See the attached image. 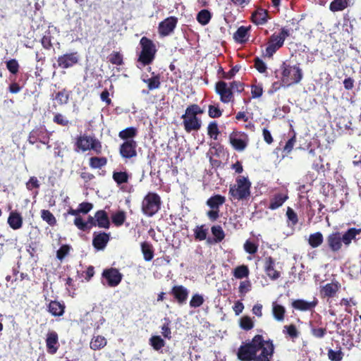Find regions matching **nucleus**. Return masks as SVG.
I'll use <instances>...</instances> for the list:
<instances>
[{"label":"nucleus","mask_w":361,"mask_h":361,"mask_svg":"<svg viewBox=\"0 0 361 361\" xmlns=\"http://www.w3.org/2000/svg\"><path fill=\"white\" fill-rule=\"evenodd\" d=\"M178 23V18L175 16H170L160 22L158 27L159 34L165 37L173 32Z\"/></svg>","instance_id":"dca6fc26"},{"label":"nucleus","mask_w":361,"mask_h":361,"mask_svg":"<svg viewBox=\"0 0 361 361\" xmlns=\"http://www.w3.org/2000/svg\"><path fill=\"white\" fill-rule=\"evenodd\" d=\"M161 200L160 196L153 192H149L142 202V212L147 216H153L161 209Z\"/></svg>","instance_id":"6e6552de"},{"label":"nucleus","mask_w":361,"mask_h":361,"mask_svg":"<svg viewBox=\"0 0 361 361\" xmlns=\"http://www.w3.org/2000/svg\"><path fill=\"white\" fill-rule=\"evenodd\" d=\"M53 122L57 125L66 127L69 125L70 122L67 118L61 113L54 114Z\"/></svg>","instance_id":"13d9d810"},{"label":"nucleus","mask_w":361,"mask_h":361,"mask_svg":"<svg viewBox=\"0 0 361 361\" xmlns=\"http://www.w3.org/2000/svg\"><path fill=\"white\" fill-rule=\"evenodd\" d=\"M6 63L7 69L11 74L16 75L18 73L20 65L16 59H10Z\"/></svg>","instance_id":"4d7b16f0"},{"label":"nucleus","mask_w":361,"mask_h":361,"mask_svg":"<svg viewBox=\"0 0 361 361\" xmlns=\"http://www.w3.org/2000/svg\"><path fill=\"white\" fill-rule=\"evenodd\" d=\"M229 142L234 149L241 152L247 146V135L243 133L233 132L229 136Z\"/></svg>","instance_id":"9b49d317"},{"label":"nucleus","mask_w":361,"mask_h":361,"mask_svg":"<svg viewBox=\"0 0 361 361\" xmlns=\"http://www.w3.org/2000/svg\"><path fill=\"white\" fill-rule=\"evenodd\" d=\"M52 39L53 37L51 36L50 31L47 32L40 40L42 46L44 49L49 50L51 48H52Z\"/></svg>","instance_id":"864d4df0"},{"label":"nucleus","mask_w":361,"mask_h":361,"mask_svg":"<svg viewBox=\"0 0 361 361\" xmlns=\"http://www.w3.org/2000/svg\"><path fill=\"white\" fill-rule=\"evenodd\" d=\"M74 224L80 231H86L90 229V226H88V223H85L81 216H78L74 219Z\"/></svg>","instance_id":"0e129e2a"},{"label":"nucleus","mask_w":361,"mask_h":361,"mask_svg":"<svg viewBox=\"0 0 361 361\" xmlns=\"http://www.w3.org/2000/svg\"><path fill=\"white\" fill-rule=\"evenodd\" d=\"M204 113L203 109L197 104L188 106L185 114L182 115L183 126L185 132L198 131L202 126V121L197 117Z\"/></svg>","instance_id":"7ed1b4c3"},{"label":"nucleus","mask_w":361,"mask_h":361,"mask_svg":"<svg viewBox=\"0 0 361 361\" xmlns=\"http://www.w3.org/2000/svg\"><path fill=\"white\" fill-rule=\"evenodd\" d=\"M289 35V30L285 27H282L279 32L273 33L268 39L264 56L272 58L273 55L283 46L286 37Z\"/></svg>","instance_id":"423d86ee"},{"label":"nucleus","mask_w":361,"mask_h":361,"mask_svg":"<svg viewBox=\"0 0 361 361\" xmlns=\"http://www.w3.org/2000/svg\"><path fill=\"white\" fill-rule=\"evenodd\" d=\"M95 223L99 228H109L110 221L106 211L99 210L95 213Z\"/></svg>","instance_id":"cd10ccee"},{"label":"nucleus","mask_w":361,"mask_h":361,"mask_svg":"<svg viewBox=\"0 0 361 361\" xmlns=\"http://www.w3.org/2000/svg\"><path fill=\"white\" fill-rule=\"evenodd\" d=\"M173 297V300L178 305L185 304L189 295V290L183 285L173 286L169 293Z\"/></svg>","instance_id":"f3484780"},{"label":"nucleus","mask_w":361,"mask_h":361,"mask_svg":"<svg viewBox=\"0 0 361 361\" xmlns=\"http://www.w3.org/2000/svg\"><path fill=\"white\" fill-rule=\"evenodd\" d=\"M226 198L221 195H214L207 200V205L212 209H219V207L224 204Z\"/></svg>","instance_id":"2f4dec72"},{"label":"nucleus","mask_w":361,"mask_h":361,"mask_svg":"<svg viewBox=\"0 0 361 361\" xmlns=\"http://www.w3.org/2000/svg\"><path fill=\"white\" fill-rule=\"evenodd\" d=\"M254 66L260 73H264L267 72V66L266 63L258 57H256L254 59Z\"/></svg>","instance_id":"338daca9"},{"label":"nucleus","mask_w":361,"mask_h":361,"mask_svg":"<svg viewBox=\"0 0 361 361\" xmlns=\"http://www.w3.org/2000/svg\"><path fill=\"white\" fill-rule=\"evenodd\" d=\"M250 274V270L247 265L243 264L236 267L233 271V275L238 279L247 278Z\"/></svg>","instance_id":"37998d69"},{"label":"nucleus","mask_w":361,"mask_h":361,"mask_svg":"<svg viewBox=\"0 0 361 361\" xmlns=\"http://www.w3.org/2000/svg\"><path fill=\"white\" fill-rule=\"evenodd\" d=\"M102 276L106 280L109 287L117 286L123 279V274L116 268H109L103 271Z\"/></svg>","instance_id":"f8f14e48"},{"label":"nucleus","mask_w":361,"mask_h":361,"mask_svg":"<svg viewBox=\"0 0 361 361\" xmlns=\"http://www.w3.org/2000/svg\"><path fill=\"white\" fill-rule=\"evenodd\" d=\"M78 62L79 54L77 51L64 54L57 59L58 66L63 69L71 68Z\"/></svg>","instance_id":"ddd939ff"},{"label":"nucleus","mask_w":361,"mask_h":361,"mask_svg":"<svg viewBox=\"0 0 361 361\" xmlns=\"http://www.w3.org/2000/svg\"><path fill=\"white\" fill-rule=\"evenodd\" d=\"M106 344V339L104 336L98 335L92 337L90 343V348L93 350H99L105 347Z\"/></svg>","instance_id":"e433bc0d"},{"label":"nucleus","mask_w":361,"mask_h":361,"mask_svg":"<svg viewBox=\"0 0 361 361\" xmlns=\"http://www.w3.org/2000/svg\"><path fill=\"white\" fill-rule=\"evenodd\" d=\"M223 110H221L219 104L216 105H209L208 106V115L212 118H217L221 116Z\"/></svg>","instance_id":"5fc2aeb1"},{"label":"nucleus","mask_w":361,"mask_h":361,"mask_svg":"<svg viewBox=\"0 0 361 361\" xmlns=\"http://www.w3.org/2000/svg\"><path fill=\"white\" fill-rule=\"evenodd\" d=\"M164 320L165 322L161 326V334L165 338L170 340L172 338L170 327L171 322L169 319H165Z\"/></svg>","instance_id":"bf43d9fd"},{"label":"nucleus","mask_w":361,"mask_h":361,"mask_svg":"<svg viewBox=\"0 0 361 361\" xmlns=\"http://www.w3.org/2000/svg\"><path fill=\"white\" fill-rule=\"evenodd\" d=\"M263 268L265 274L271 281H276L281 277V271L276 269V260L271 256L264 259Z\"/></svg>","instance_id":"2eb2a0df"},{"label":"nucleus","mask_w":361,"mask_h":361,"mask_svg":"<svg viewBox=\"0 0 361 361\" xmlns=\"http://www.w3.org/2000/svg\"><path fill=\"white\" fill-rule=\"evenodd\" d=\"M317 305V300L307 302L302 299L295 300L292 302L293 308L300 311H308L313 309Z\"/></svg>","instance_id":"a878e982"},{"label":"nucleus","mask_w":361,"mask_h":361,"mask_svg":"<svg viewBox=\"0 0 361 361\" xmlns=\"http://www.w3.org/2000/svg\"><path fill=\"white\" fill-rule=\"evenodd\" d=\"M262 335H255L250 341L243 343L237 352L238 359L240 361H253L267 345Z\"/></svg>","instance_id":"f257e3e1"},{"label":"nucleus","mask_w":361,"mask_h":361,"mask_svg":"<svg viewBox=\"0 0 361 361\" xmlns=\"http://www.w3.org/2000/svg\"><path fill=\"white\" fill-rule=\"evenodd\" d=\"M215 92L220 97V101L224 104L232 102L234 100L233 92L224 80H219L215 84Z\"/></svg>","instance_id":"9d476101"},{"label":"nucleus","mask_w":361,"mask_h":361,"mask_svg":"<svg viewBox=\"0 0 361 361\" xmlns=\"http://www.w3.org/2000/svg\"><path fill=\"white\" fill-rule=\"evenodd\" d=\"M341 288V284L338 281L326 283L322 286L320 289V295L322 298H334Z\"/></svg>","instance_id":"412c9836"},{"label":"nucleus","mask_w":361,"mask_h":361,"mask_svg":"<svg viewBox=\"0 0 361 361\" xmlns=\"http://www.w3.org/2000/svg\"><path fill=\"white\" fill-rule=\"evenodd\" d=\"M108 61L111 64L121 66L123 64V56L119 51H113L109 55Z\"/></svg>","instance_id":"09e8293b"},{"label":"nucleus","mask_w":361,"mask_h":361,"mask_svg":"<svg viewBox=\"0 0 361 361\" xmlns=\"http://www.w3.org/2000/svg\"><path fill=\"white\" fill-rule=\"evenodd\" d=\"M70 246L68 245H63L56 252V257L59 260H62L69 252Z\"/></svg>","instance_id":"774afa93"},{"label":"nucleus","mask_w":361,"mask_h":361,"mask_svg":"<svg viewBox=\"0 0 361 361\" xmlns=\"http://www.w3.org/2000/svg\"><path fill=\"white\" fill-rule=\"evenodd\" d=\"M76 151H82V152L92 150L97 154L102 152V142L95 137L88 135H80L76 138L75 143Z\"/></svg>","instance_id":"0eeeda50"},{"label":"nucleus","mask_w":361,"mask_h":361,"mask_svg":"<svg viewBox=\"0 0 361 361\" xmlns=\"http://www.w3.org/2000/svg\"><path fill=\"white\" fill-rule=\"evenodd\" d=\"M130 178L131 174L127 171H114L112 174V178L117 185L128 183Z\"/></svg>","instance_id":"72a5a7b5"},{"label":"nucleus","mask_w":361,"mask_h":361,"mask_svg":"<svg viewBox=\"0 0 361 361\" xmlns=\"http://www.w3.org/2000/svg\"><path fill=\"white\" fill-rule=\"evenodd\" d=\"M272 314L276 321L282 322L285 318L286 308L283 305L278 304L276 302H273Z\"/></svg>","instance_id":"473e14b6"},{"label":"nucleus","mask_w":361,"mask_h":361,"mask_svg":"<svg viewBox=\"0 0 361 361\" xmlns=\"http://www.w3.org/2000/svg\"><path fill=\"white\" fill-rule=\"evenodd\" d=\"M141 251L145 261L149 262L153 259L154 252L153 246L150 243L147 241L142 242L141 243Z\"/></svg>","instance_id":"c9c22d12"},{"label":"nucleus","mask_w":361,"mask_h":361,"mask_svg":"<svg viewBox=\"0 0 361 361\" xmlns=\"http://www.w3.org/2000/svg\"><path fill=\"white\" fill-rule=\"evenodd\" d=\"M42 219L50 226H54L57 224V221L54 215L48 209H42L40 212Z\"/></svg>","instance_id":"79ce46f5"},{"label":"nucleus","mask_w":361,"mask_h":361,"mask_svg":"<svg viewBox=\"0 0 361 361\" xmlns=\"http://www.w3.org/2000/svg\"><path fill=\"white\" fill-rule=\"evenodd\" d=\"M212 233L214 236L215 243L222 241L225 238V234L221 226H213L211 228Z\"/></svg>","instance_id":"603ef678"},{"label":"nucleus","mask_w":361,"mask_h":361,"mask_svg":"<svg viewBox=\"0 0 361 361\" xmlns=\"http://www.w3.org/2000/svg\"><path fill=\"white\" fill-rule=\"evenodd\" d=\"M107 164V158L105 157H92L89 159V166L91 169H102Z\"/></svg>","instance_id":"4c0bfd02"},{"label":"nucleus","mask_w":361,"mask_h":361,"mask_svg":"<svg viewBox=\"0 0 361 361\" xmlns=\"http://www.w3.org/2000/svg\"><path fill=\"white\" fill-rule=\"evenodd\" d=\"M341 233L338 231L333 232L326 237V247L332 252H338L342 247L343 241Z\"/></svg>","instance_id":"aec40b11"},{"label":"nucleus","mask_w":361,"mask_h":361,"mask_svg":"<svg viewBox=\"0 0 361 361\" xmlns=\"http://www.w3.org/2000/svg\"><path fill=\"white\" fill-rule=\"evenodd\" d=\"M268 11L262 8H257L251 16V20L257 25H264L267 22Z\"/></svg>","instance_id":"393cba45"},{"label":"nucleus","mask_w":361,"mask_h":361,"mask_svg":"<svg viewBox=\"0 0 361 361\" xmlns=\"http://www.w3.org/2000/svg\"><path fill=\"white\" fill-rule=\"evenodd\" d=\"M204 226V225L197 226L193 230L195 240L202 241L206 239L207 235V229L205 228Z\"/></svg>","instance_id":"3c124183"},{"label":"nucleus","mask_w":361,"mask_h":361,"mask_svg":"<svg viewBox=\"0 0 361 361\" xmlns=\"http://www.w3.org/2000/svg\"><path fill=\"white\" fill-rule=\"evenodd\" d=\"M266 345L253 361H271L274 352L273 341L269 339L266 341Z\"/></svg>","instance_id":"4be33fe9"},{"label":"nucleus","mask_w":361,"mask_h":361,"mask_svg":"<svg viewBox=\"0 0 361 361\" xmlns=\"http://www.w3.org/2000/svg\"><path fill=\"white\" fill-rule=\"evenodd\" d=\"M244 249L248 254L254 255L257 252L258 245L249 240H247L244 243Z\"/></svg>","instance_id":"e2e57ef3"},{"label":"nucleus","mask_w":361,"mask_h":361,"mask_svg":"<svg viewBox=\"0 0 361 361\" xmlns=\"http://www.w3.org/2000/svg\"><path fill=\"white\" fill-rule=\"evenodd\" d=\"M161 76L159 74H156L154 72L152 73V77L149 78H142L143 82L147 84L149 90H154L159 89L161 85Z\"/></svg>","instance_id":"c756f323"},{"label":"nucleus","mask_w":361,"mask_h":361,"mask_svg":"<svg viewBox=\"0 0 361 361\" xmlns=\"http://www.w3.org/2000/svg\"><path fill=\"white\" fill-rule=\"evenodd\" d=\"M50 140V133L48 132L44 126H40L32 129L28 135V142L31 145H34L37 142L42 144H48Z\"/></svg>","instance_id":"1a4fd4ad"},{"label":"nucleus","mask_w":361,"mask_h":361,"mask_svg":"<svg viewBox=\"0 0 361 361\" xmlns=\"http://www.w3.org/2000/svg\"><path fill=\"white\" fill-rule=\"evenodd\" d=\"M251 183L247 177L239 176L236 183L231 185L228 194L234 200H247L250 196Z\"/></svg>","instance_id":"20e7f679"},{"label":"nucleus","mask_w":361,"mask_h":361,"mask_svg":"<svg viewBox=\"0 0 361 361\" xmlns=\"http://www.w3.org/2000/svg\"><path fill=\"white\" fill-rule=\"evenodd\" d=\"M282 332L287 338H290L292 341H295V339L298 338L300 335L299 330L293 324L285 325L283 328Z\"/></svg>","instance_id":"7c9ffc66"},{"label":"nucleus","mask_w":361,"mask_h":361,"mask_svg":"<svg viewBox=\"0 0 361 361\" xmlns=\"http://www.w3.org/2000/svg\"><path fill=\"white\" fill-rule=\"evenodd\" d=\"M240 326L243 330L249 331L254 327V323L250 317L243 316L240 320Z\"/></svg>","instance_id":"6e6d98bb"},{"label":"nucleus","mask_w":361,"mask_h":361,"mask_svg":"<svg viewBox=\"0 0 361 361\" xmlns=\"http://www.w3.org/2000/svg\"><path fill=\"white\" fill-rule=\"evenodd\" d=\"M66 306L57 300H51L47 305V311L54 317H61L64 314Z\"/></svg>","instance_id":"bb28decb"},{"label":"nucleus","mask_w":361,"mask_h":361,"mask_svg":"<svg viewBox=\"0 0 361 361\" xmlns=\"http://www.w3.org/2000/svg\"><path fill=\"white\" fill-rule=\"evenodd\" d=\"M149 343L156 351H159L166 345V342L160 336H152L149 340Z\"/></svg>","instance_id":"c03bdc74"},{"label":"nucleus","mask_w":361,"mask_h":361,"mask_svg":"<svg viewBox=\"0 0 361 361\" xmlns=\"http://www.w3.org/2000/svg\"><path fill=\"white\" fill-rule=\"evenodd\" d=\"M212 18V13L207 9H202L198 12L196 19L202 25H207Z\"/></svg>","instance_id":"a18cd8bd"},{"label":"nucleus","mask_w":361,"mask_h":361,"mask_svg":"<svg viewBox=\"0 0 361 361\" xmlns=\"http://www.w3.org/2000/svg\"><path fill=\"white\" fill-rule=\"evenodd\" d=\"M207 134L213 140H216L220 134V130L216 121H212L207 126Z\"/></svg>","instance_id":"de8ad7c7"},{"label":"nucleus","mask_w":361,"mask_h":361,"mask_svg":"<svg viewBox=\"0 0 361 361\" xmlns=\"http://www.w3.org/2000/svg\"><path fill=\"white\" fill-rule=\"evenodd\" d=\"M137 142L134 140L124 141L119 147L120 155L126 159H132L137 156Z\"/></svg>","instance_id":"4468645a"},{"label":"nucleus","mask_w":361,"mask_h":361,"mask_svg":"<svg viewBox=\"0 0 361 361\" xmlns=\"http://www.w3.org/2000/svg\"><path fill=\"white\" fill-rule=\"evenodd\" d=\"M126 219V212L123 210L118 211L111 216L112 223L116 226H121L123 224Z\"/></svg>","instance_id":"49530a36"},{"label":"nucleus","mask_w":361,"mask_h":361,"mask_svg":"<svg viewBox=\"0 0 361 361\" xmlns=\"http://www.w3.org/2000/svg\"><path fill=\"white\" fill-rule=\"evenodd\" d=\"M137 134V130L135 127H128L121 131L118 133V137L126 141L133 140V137H135Z\"/></svg>","instance_id":"a19ab883"},{"label":"nucleus","mask_w":361,"mask_h":361,"mask_svg":"<svg viewBox=\"0 0 361 361\" xmlns=\"http://www.w3.org/2000/svg\"><path fill=\"white\" fill-rule=\"evenodd\" d=\"M361 233V228H350L348 229L343 235H341V239L343 244L348 247L351 243L352 240L355 239L357 235Z\"/></svg>","instance_id":"c85d7f7f"},{"label":"nucleus","mask_w":361,"mask_h":361,"mask_svg":"<svg viewBox=\"0 0 361 361\" xmlns=\"http://www.w3.org/2000/svg\"><path fill=\"white\" fill-rule=\"evenodd\" d=\"M45 343L47 353L50 355L56 354L60 347L58 334L55 331H48Z\"/></svg>","instance_id":"6ab92c4d"},{"label":"nucleus","mask_w":361,"mask_h":361,"mask_svg":"<svg viewBox=\"0 0 361 361\" xmlns=\"http://www.w3.org/2000/svg\"><path fill=\"white\" fill-rule=\"evenodd\" d=\"M139 45L140 51L137 54V67L142 68L154 62L157 49L154 42L145 36L141 37Z\"/></svg>","instance_id":"f03ea898"},{"label":"nucleus","mask_w":361,"mask_h":361,"mask_svg":"<svg viewBox=\"0 0 361 361\" xmlns=\"http://www.w3.org/2000/svg\"><path fill=\"white\" fill-rule=\"evenodd\" d=\"M286 216H287L288 221L289 222H290L291 226H294L298 223V214L290 207H288V208H287Z\"/></svg>","instance_id":"052dcab7"},{"label":"nucleus","mask_w":361,"mask_h":361,"mask_svg":"<svg viewBox=\"0 0 361 361\" xmlns=\"http://www.w3.org/2000/svg\"><path fill=\"white\" fill-rule=\"evenodd\" d=\"M110 238L111 235L109 233L104 231L94 232L92 238V245L94 248L97 251L104 250L110 240Z\"/></svg>","instance_id":"a211bd4d"},{"label":"nucleus","mask_w":361,"mask_h":361,"mask_svg":"<svg viewBox=\"0 0 361 361\" xmlns=\"http://www.w3.org/2000/svg\"><path fill=\"white\" fill-rule=\"evenodd\" d=\"M324 241V237L321 232L312 233L309 236L308 243L312 248L320 246Z\"/></svg>","instance_id":"ea45409f"},{"label":"nucleus","mask_w":361,"mask_h":361,"mask_svg":"<svg viewBox=\"0 0 361 361\" xmlns=\"http://www.w3.org/2000/svg\"><path fill=\"white\" fill-rule=\"evenodd\" d=\"M7 222L12 229L18 230L23 226V218L18 212L12 211L8 215Z\"/></svg>","instance_id":"b1692460"},{"label":"nucleus","mask_w":361,"mask_h":361,"mask_svg":"<svg viewBox=\"0 0 361 361\" xmlns=\"http://www.w3.org/2000/svg\"><path fill=\"white\" fill-rule=\"evenodd\" d=\"M343 354L341 350L335 351L332 349L328 350L329 359L331 361H341L343 359Z\"/></svg>","instance_id":"69168bd1"},{"label":"nucleus","mask_w":361,"mask_h":361,"mask_svg":"<svg viewBox=\"0 0 361 361\" xmlns=\"http://www.w3.org/2000/svg\"><path fill=\"white\" fill-rule=\"evenodd\" d=\"M71 92L68 91L66 88L59 91L56 93L54 99L57 102L59 105L67 104L69 102Z\"/></svg>","instance_id":"58836bf2"},{"label":"nucleus","mask_w":361,"mask_h":361,"mask_svg":"<svg viewBox=\"0 0 361 361\" xmlns=\"http://www.w3.org/2000/svg\"><path fill=\"white\" fill-rule=\"evenodd\" d=\"M248 33V28L245 26H240L238 28L237 31L234 33V38L237 42H246V37Z\"/></svg>","instance_id":"8fccbe9b"},{"label":"nucleus","mask_w":361,"mask_h":361,"mask_svg":"<svg viewBox=\"0 0 361 361\" xmlns=\"http://www.w3.org/2000/svg\"><path fill=\"white\" fill-rule=\"evenodd\" d=\"M288 199V195L287 191L274 193L270 199L268 208L271 210H275L281 207Z\"/></svg>","instance_id":"5701e85b"},{"label":"nucleus","mask_w":361,"mask_h":361,"mask_svg":"<svg viewBox=\"0 0 361 361\" xmlns=\"http://www.w3.org/2000/svg\"><path fill=\"white\" fill-rule=\"evenodd\" d=\"M350 4V0H333L329 4V9L332 12H338L345 10Z\"/></svg>","instance_id":"f704fd0d"},{"label":"nucleus","mask_w":361,"mask_h":361,"mask_svg":"<svg viewBox=\"0 0 361 361\" xmlns=\"http://www.w3.org/2000/svg\"><path fill=\"white\" fill-rule=\"evenodd\" d=\"M281 70V81L287 87L299 83L302 78V71L298 65L290 66L283 62Z\"/></svg>","instance_id":"39448f33"},{"label":"nucleus","mask_w":361,"mask_h":361,"mask_svg":"<svg viewBox=\"0 0 361 361\" xmlns=\"http://www.w3.org/2000/svg\"><path fill=\"white\" fill-rule=\"evenodd\" d=\"M204 301L203 297L201 295L196 293L192 295L190 301V306L193 308L199 307L204 303Z\"/></svg>","instance_id":"680f3d73"}]
</instances>
